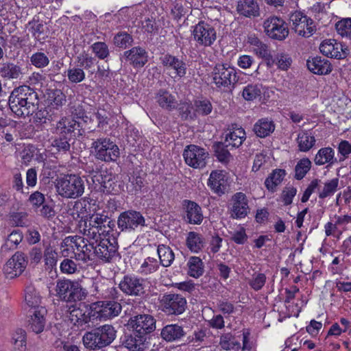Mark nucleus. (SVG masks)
Here are the masks:
<instances>
[{"label":"nucleus","mask_w":351,"mask_h":351,"mask_svg":"<svg viewBox=\"0 0 351 351\" xmlns=\"http://www.w3.org/2000/svg\"><path fill=\"white\" fill-rule=\"evenodd\" d=\"M313 161L317 166L327 164L328 167H331L338 162V160L335 156L334 149L330 147L319 149L315 154Z\"/></svg>","instance_id":"nucleus-32"},{"label":"nucleus","mask_w":351,"mask_h":351,"mask_svg":"<svg viewBox=\"0 0 351 351\" xmlns=\"http://www.w3.org/2000/svg\"><path fill=\"white\" fill-rule=\"evenodd\" d=\"M162 310L167 315H180L186 308V298L176 293L165 294L161 299Z\"/></svg>","instance_id":"nucleus-19"},{"label":"nucleus","mask_w":351,"mask_h":351,"mask_svg":"<svg viewBox=\"0 0 351 351\" xmlns=\"http://www.w3.org/2000/svg\"><path fill=\"white\" fill-rule=\"evenodd\" d=\"M25 300L26 304L32 308V310L42 307L40 305L41 303V297L35 287L32 285L25 287Z\"/></svg>","instance_id":"nucleus-43"},{"label":"nucleus","mask_w":351,"mask_h":351,"mask_svg":"<svg viewBox=\"0 0 351 351\" xmlns=\"http://www.w3.org/2000/svg\"><path fill=\"white\" fill-rule=\"evenodd\" d=\"M156 101L162 108L171 110L176 108V100L167 90H160L156 94Z\"/></svg>","instance_id":"nucleus-44"},{"label":"nucleus","mask_w":351,"mask_h":351,"mask_svg":"<svg viewBox=\"0 0 351 351\" xmlns=\"http://www.w3.org/2000/svg\"><path fill=\"white\" fill-rule=\"evenodd\" d=\"M263 26L265 34L272 40H284L289 35L287 24L280 17H268L264 21Z\"/></svg>","instance_id":"nucleus-10"},{"label":"nucleus","mask_w":351,"mask_h":351,"mask_svg":"<svg viewBox=\"0 0 351 351\" xmlns=\"http://www.w3.org/2000/svg\"><path fill=\"white\" fill-rule=\"evenodd\" d=\"M237 11L245 17L259 16V5L256 0H239Z\"/></svg>","instance_id":"nucleus-34"},{"label":"nucleus","mask_w":351,"mask_h":351,"mask_svg":"<svg viewBox=\"0 0 351 351\" xmlns=\"http://www.w3.org/2000/svg\"><path fill=\"white\" fill-rule=\"evenodd\" d=\"M183 206L186 213L185 221L191 224L199 225L204 219L202 210L199 205L193 201L185 199Z\"/></svg>","instance_id":"nucleus-28"},{"label":"nucleus","mask_w":351,"mask_h":351,"mask_svg":"<svg viewBox=\"0 0 351 351\" xmlns=\"http://www.w3.org/2000/svg\"><path fill=\"white\" fill-rule=\"evenodd\" d=\"M275 130V124L268 118H262L254 125L253 131L261 138L269 136Z\"/></svg>","instance_id":"nucleus-36"},{"label":"nucleus","mask_w":351,"mask_h":351,"mask_svg":"<svg viewBox=\"0 0 351 351\" xmlns=\"http://www.w3.org/2000/svg\"><path fill=\"white\" fill-rule=\"evenodd\" d=\"M95 288L97 293L104 298L114 299L117 298V290L114 287H109L108 285L97 282L95 283Z\"/></svg>","instance_id":"nucleus-55"},{"label":"nucleus","mask_w":351,"mask_h":351,"mask_svg":"<svg viewBox=\"0 0 351 351\" xmlns=\"http://www.w3.org/2000/svg\"><path fill=\"white\" fill-rule=\"evenodd\" d=\"M247 43L252 47V51L259 58L269 59L271 57L269 47L256 36H250Z\"/></svg>","instance_id":"nucleus-37"},{"label":"nucleus","mask_w":351,"mask_h":351,"mask_svg":"<svg viewBox=\"0 0 351 351\" xmlns=\"http://www.w3.org/2000/svg\"><path fill=\"white\" fill-rule=\"evenodd\" d=\"M31 64L37 69L47 67L50 62L49 57L44 52L37 51L29 57Z\"/></svg>","instance_id":"nucleus-52"},{"label":"nucleus","mask_w":351,"mask_h":351,"mask_svg":"<svg viewBox=\"0 0 351 351\" xmlns=\"http://www.w3.org/2000/svg\"><path fill=\"white\" fill-rule=\"evenodd\" d=\"M23 70L21 65L5 62L0 64V76L5 80L21 79L24 74Z\"/></svg>","instance_id":"nucleus-33"},{"label":"nucleus","mask_w":351,"mask_h":351,"mask_svg":"<svg viewBox=\"0 0 351 351\" xmlns=\"http://www.w3.org/2000/svg\"><path fill=\"white\" fill-rule=\"evenodd\" d=\"M129 326L136 332L148 337V335L156 329V321L148 314L138 315L130 318Z\"/></svg>","instance_id":"nucleus-20"},{"label":"nucleus","mask_w":351,"mask_h":351,"mask_svg":"<svg viewBox=\"0 0 351 351\" xmlns=\"http://www.w3.org/2000/svg\"><path fill=\"white\" fill-rule=\"evenodd\" d=\"M144 185L145 178L138 173L134 172L129 178L126 188L129 193L136 195L141 191Z\"/></svg>","instance_id":"nucleus-48"},{"label":"nucleus","mask_w":351,"mask_h":351,"mask_svg":"<svg viewBox=\"0 0 351 351\" xmlns=\"http://www.w3.org/2000/svg\"><path fill=\"white\" fill-rule=\"evenodd\" d=\"M320 52L330 58L343 59L347 54V49H343V45L334 39L324 40L319 46Z\"/></svg>","instance_id":"nucleus-27"},{"label":"nucleus","mask_w":351,"mask_h":351,"mask_svg":"<svg viewBox=\"0 0 351 351\" xmlns=\"http://www.w3.org/2000/svg\"><path fill=\"white\" fill-rule=\"evenodd\" d=\"M118 228L122 232L134 231L146 226L145 219L139 211L128 210L122 212L117 219Z\"/></svg>","instance_id":"nucleus-12"},{"label":"nucleus","mask_w":351,"mask_h":351,"mask_svg":"<svg viewBox=\"0 0 351 351\" xmlns=\"http://www.w3.org/2000/svg\"><path fill=\"white\" fill-rule=\"evenodd\" d=\"M56 295L62 301L72 302L84 300L88 294L77 281L59 279L56 281Z\"/></svg>","instance_id":"nucleus-6"},{"label":"nucleus","mask_w":351,"mask_h":351,"mask_svg":"<svg viewBox=\"0 0 351 351\" xmlns=\"http://www.w3.org/2000/svg\"><path fill=\"white\" fill-rule=\"evenodd\" d=\"M219 345L223 350H230L239 349L240 343L235 341L234 338L230 333L223 334L220 337Z\"/></svg>","instance_id":"nucleus-56"},{"label":"nucleus","mask_w":351,"mask_h":351,"mask_svg":"<svg viewBox=\"0 0 351 351\" xmlns=\"http://www.w3.org/2000/svg\"><path fill=\"white\" fill-rule=\"evenodd\" d=\"M149 337L136 332L125 333L122 338V345L132 351H145L149 348Z\"/></svg>","instance_id":"nucleus-24"},{"label":"nucleus","mask_w":351,"mask_h":351,"mask_svg":"<svg viewBox=\"0 0 351 351\" xmlns=\"http://www.w3.org/2000/svg\"><path fill=\"white\" fill-rule=\"evenodd\" d=\"M245 139V130L240 128L233 130H229L226 134L224 145L226 147L232 146V147H239Z\"/></svg>","instance_id":"nucleus-38"},{"label":"nucleus","mask_w":351,"mask_h":351,"mask_svg":"<svg viewBox=\"0 0 351 351\" xmlns=\"http://www.w3.org/2000/svg\"><path fill=\"white\" fill-rule=\"evenodd\" d=\"M27 265V260L23 252H16L3 267V272L8 278L21 275Z\"/></svg>","instance_id":"nucleus-23"},{"label":"nucleus","mask_w":351,"mask_h":351,"mask_svg":"<svg viewBox=\"0 0 351 351\" xmlns=\"http://www.w3.org/2000/svg\"><path fill=\"white\" fill-rule=\"evenodd\" d=\"M95 243V239H90L86 237H67L63 240L61 246L72 248L75 251V259L85 263L94 259L93 251Z\"/></svg>","instance_id":"nucleus-5"},{"label":"nucleus","mask_w":351,"mask_h":351,"mask_svg":"<svg viewBox=\"0 0 351 351\" xmlns=\"http://www.w3.org/2000/svg\"><path fill=\"white\" fill-rule=\"evenodd\" d=\"M56 189L63 198L76 199L84 193V181L76 174H66L56 180Z\"/></svg>","instance_id":"nucleus-3"},{"label":"nucleus","mask_w":351,"mask_h":351,"mask_svg":"<svg viewBox=\"0 0 351 351\" xmlns=\"http://www.w3.org/2000/svg\"><path fill=\"white\" fill-rule=\"evenodd\" d=\"M296 142L300 152H308L315 146L316 139L309 132L302 131L298 134Z\"/></svg>","instance_id":"nucleus-40"},{"label":"nucleus","mask_w":351,"mask_h":351,"mask_svg":"<svg viewBox=\"0 0 351 351\" xmlns=\"http://www.w3.org/2000/svg\"><path fill=\"white\" fill-rule=\"evenodd\" d=\"M130 62L134 68L143 67L148 61V55L146 50L141 47H134L125 51L121 55V60Z\"/></svg>","instance_id":"nucleus-26"},{"label":"nucleus","mask_w":351,"mask_h":351,"mask_svg":"<svg viewBox=\"0 0 351 351\" xmlns=\"http://www.w3.org/2000/svg\"><path fill=\"white\" fill-rule=\"evenodd\" d=\"M90 47L95 56L100 60H105L110 56L108 46L104 42H96Z\"/></svg>","instance_id":"nucleus-59"},{"label":"nucleus","mask_w":351,"mask_h":351,"mask_svg":"<svg viewBox=\"0 0 351 351\" xmlns=\"http://www.w3.org/2000/svg\"><path fill=\"white\" fill-rule=\"evenodd\" d=\"M45 265L48 269H52L57 264L58 254L51 247L48 246L45 248L43 254Z\"/></svg>","instance_id":"nucleus-58"},{"label":"nucleus","mask_w":351,"mask_h":351,"mask_svg":"<svg viewBox=\"0 0 351 351\" xmlns=\"http://www.w3.org/2000/svg\"><path fill=\"white\" fill-rule=\"evenodd\" d=\"M157 252L160 264L165 267H169L175 259V255L170 247L161 244L158 246Z\"/></svg>","instance_id":"nucleus-47"},{"label":"nucleus","mask_w":351,"mask_h":351,"mask_svg":"<svg viewBox=\"0 0 351 351\" xmlns=\"http://www.w3.org/2000/svg\"><path fill=\"white\" fill-rule=\"evenodd\" d=\"M51 110L45 107H41L36 109L34 112V121L38 124H44L47 121L52 120V114L50 113Z\"/></svg>","instance_id":"nucleus-57"},{"label":"nucleus","mask_w":351,"mask_h":351,"mask_svg":"<svg viewBox=\"0 0 351 351\" xmlns=\"http://www.w3.org/2000/svg\"><path fill=\"white\" fill-rule=\"evenodd\" d=\"M13 351H26L27 334L25 330L17 328L12 334Z\"/></svg>","instance_id":"nucleus-46"},{"label":"nucleus","mask_w":351,"mask_h":351,"mask_svg":"<svg viewBox=\"0 0 351 351\" xmlns=\"http://www.w3.org/2000/svg\"><path fill=\"white\" fill-rule=\"evenodd\" d=\"M29 313V326L30 329L36 334L42 332L45 326L47 309L45 307H39L32 310Z\"/></svg>","instance_id":"nucleus-30"},{"label":"nucleus","mask_w":351,"mask_h":351,"mask_svg":"<svg viewBox=\"0 0 351 351\" xmlns=\"http://www.w3.org/2000/svg\"><path fill=\"white\" fill-rule=\"evenodd\" d=\"M95 305L93 304L87 305L80 304L78 307L71 306L69 308V319L75 326L85 329L90 326V324H93L97 322L96 314L95 312Z\"/></svg>","instance_id":"nucleus-8"},{"label":"nucleus","mask_w":351,"mask_h":351,"mask_svg":"<svg viewBox=\"0 0 351 351\" xmlns=\"http://www.w3.org/2000/svg\"><path fill=\"white\" fill-rule=\"evenodd\" d=\"M186 244L192 252L198 253L204 247L205 239L199 233L189 232L186 239Z\"/></svg>","instance_id":"nucleus-42"},{"label":"nucleus","mask_w":351,"mask_h":351,"mask_svg":"<svg viewBox=\"0 0 351 351\" xmlns=\"http://www.w3.org/2000/svg\"><path fill=\"white\" fill-rule=\"evenodd\" d=\"M292 29L299 36L308 38L315 32L314 21L300 12L292 13L289 17Z\"/></svg>","instance_id":"nucleus-18"},{"label":"nucleus","mask_w":351,"mask_h":351,"mask_svg":"<svg viewBox=\"0 0 351 351\" xmlns=\"http://www.w3.org/2000/svg\"><path fill=\"white\" fill-rule=\"evenodd\" d=\"M27 214L25 212H14L10 214V220L14 226L23 227L27 222Z\"/></svg>","instance_id":"nucleus-63"},{"label":"nucleus","mask_w":351,"mask_h":351,"mask_svg":"<svg viewBox=\"0 0 351 351\" xmlns=\"http://www.w3.org/2000/svg\"><path fill=\"white\" fill-rule=\"evenodd\" d=\"M117 331L110 324H104L86 332L82 341L89 350H97L110 346L116 338Z\"/></svg>","instance_id":"nucleus-2"},{"label":"nucleus","mask_w":351,"mask_h":351,"mask_svg":"<svg viewBox=\"0 0 351 351\" xmlns=\"http://www.w3.org/2000/svg\"><path fill=\"white\" fill-rule=\"evenodd\" d=\"M263 92V86L260 84H248L243 88L242 97L246 101H250L259 97Z\"/></svg>","instance_id":"nucleus-49"},{"label":"nucleus","mask_w":351,"mask_h":351,"mask_svg":"<svg viewBox=\"0 0 351 351\" xmlns=\"http://www.w3.org/2000/svg\"><path fill=\"white\" fill-rule=\"evenodd\" d=\"M250 213L248 199L242 192H237L230 199V214L232 219H243Z\"/></svg>","instance_id":"nucleus-22"},{"label":"nucleus","mask_w":351,"mask_h":351,"mask_svg":"<svg viewBox=\"0 0 351 351\" xmlns=\"http://www.w3.org/2000/svg\"><path fill=\"white\" fill-rule=\"evenodd\" d=\"M91 148L97 159L106 162H115L119 158V148L110 138L103 137L93 141Z\"/></svg>","instance_id":"nucleus-9"},{"label":"nucleus","mask_w":351,"mask_h":351,"mask_svg":"<svg viewBox=\"0 0 351 351\" xmlns=\"http://www.w3.org/2000/svg\"><path fill=\"white\" fill-rule=\"evenodd\" d=\"M183 328L178 324H168L161 330V337L168 342L176 341L185 336Z\"/></svg>","instance_id":"nucleus-35"},{"label":"nucleus","mask_w":351,"mask_h":351,"mask_svg":"<svg viewBox=\"0 0 351 351\" xmlns=\"http://www.w3.org/2000/svg\"><path fill=\"white\" fill-rule=\"evenodd\" d=\"M160 61L169 76L173 79L184 77L186 74L187 64L182 58L166 53L160 58Z\"/></svg>","instance_id":"nucleus-14"},{"label":"nucleus","mask_w":351,"mask_h":351,"mask_svg":"<svg viewBox=\"0 0 351 351\" xmlns=\"http://www.w3.org/2000/svg\"><path fill=\"white\" fill-rule=\"evenodd\" d=\"M133 42L132 36L126 32H119L113 37V44L121 49H127L132 46Z\"/></svg>","instance_id":"nucleus-50"},{"label":"nucleus","mask_w":351,"mask_h":351,"mask_svg":"<svg viewBox=\"0 0 351 351\" xmlns=\"http://www.w3.org/2000/svg\"><path fill=\"white\" fill-rule=\"evenodd\" d=\"M339 186V178H335L330 180H328L324 183V187L322 191L319 192V197L324 199L334 195L337 191Z\"/></svg>","instance_id":"nucleus-53"},{"label":"nucleus","mask_w":351,"mask_h":351,"mask_svg":"<svg viewBox=\"0 0 351 351\" xmlns=\"http://www.w3.org/2000/svg\"><path fill=\"white\" fill-rule=\"evenodd\" d=\"M306 65L311 72L317 75H326L332 71L329 60L319 56L308 60Z\"/></svg>","instance_id":"nucleus-31"},{"label":"nucleus","mask_w":351,"mask_h":351,"mask_svg":"<svg viewBox=\"0 0 351 351\" xmlns=\"http://www.w3.org/2000/svg\"><path fill=\"white\" fill-rule=\"evenodd\" d=\"M112 221L104 213H95L80 222V232L90 239H97L104 234L106 230V224L110 228Z\"/></svg>","instance_id":"nucleus-4"},{"label":"nucleus","mask_w":351,"mask_h":351,"mask_svg":"<svg viewBox=\"0 0 351 351\" xmlns=\"http://www.w3.org/2000/svg\"><path fill=\"white\" fill-rule=\"evenodd\" d=\"M266 280L267 277L265 274L254 273L249 281V285L252 289L258 291L264 287Z\"/></svg>","instance_id":"nucleus-61"},{"label":"nucleus","mask_w":351,"mask_h":351,"mask_svg":"<svg viewBox=\"0 0 351 351\" xmlns=\"http://www.w3.org/2000/svg\"><path fill=\"white\" fill-rule=\"evenodd\" d=\"M311 166L312 162L308 158L300 159L295 167L294 178L298 180L303 179L310 171Z\"/></svg>","instance_id":"nucleus-51"},{"label":"nucleus","mask_w":351,"mask_h":351,"mask_svg":"<svg viewBox=\"0 0 351 351\" xmlns=\"http://www.w3.org/2000/svg\"><path fill=\"white\" fill-rule=\"evenodd\" d=\"M94 243V256L104 263L112 262L118 255L117 245L112 243L108 238L101 237L95 239Z\"/></svg>","instance_id":"nucleus-15"},{"label":"nucleus","mask_w":351,"mask_h":351,"mask_svg":"<svg viewBox=\"0 0 351 351\" xmlns=\"http://www.w3.org/2000/svg\"><path fill=\"white\" fill-rule=\"evenodd\" d=\"M120 290L127 295L142 296L145 293V281L135 275H125L119 284Z\"/></svg>","instance_id":"nucleus-17"},{"label":"nucleus","mask_w":351,"mask_h":351,"mask_svg":"<svg viewBox=\"0 0 351 351\" xmlns=\"http://www.w3.org/2000/svg\"><path fill=\"white\" fill-rule=\"evenodd\" d=\"M77 64L70 66L67 70V77L70 82L77 84L85 80L84 69H89L95 65V58L88 54H80L76 58Z\"/></svg>","instance_id":"nucleus-11"},{"label":"nucleus","mask_w":351,"mask_h":351,"mask_svg":"<svg viewBox=\"0 0 351 351\" xmlns=\"http://www.w3.org/2000/svg\"><path fill=\"white\" fill-rule=\"evenodd\" d=\"M212 109V104L208 100H198L195 102V112L199 115H208Z\"/></svg>","instance_id":"nucleus-62"},{"label":"nucleus","mask_w":351,"mask_h":351,"mask_svg":"<svg viewBox=\"0 0 351 351\" xmlns=\"http://www.w3.org/2000/svg\"><path fill=\"white\" fill-rule=\"evenodd\" d=\"M211 77L212 82L221 90L234 88L238 80L235 69L223 63H218L214 66Z\"/></svg>","instance_id":"nucleus-7"},{"label":"nucleus","mask_w":351,"mask_h":351,"mask_svg":"<svg viewBox=\"0 0 351 351\" xmlns=\"http://www.w3.org/2000/svg\"><path fill=\"white\" fill-rule=\"evenodd\" d=\"M285 175L286 171L284 169H277L274 170L265 181L266 188L269 191L274 192L276 189V186L282 182Z\"/></svg>","instance_id":"nucleus-45"},{"label":"nucleus","mask_w":351,"mask_h":351,"mask_svg":"<svg viewBox=\"0 0 351 351\" xmlns=\"http://www.w3.org/2000/svg\"><path fill=\"white\" fill-rule=\"evenodd\" d=\"M336 30L343 37L351 39V19H344L338 21L335 25Z\"/></svg>","instance_id":"nucleus-60"},{"label":"nucleus","mask_w":351,"mask_h":351,"mask_svg":"<svg viewBox=\"0 0 351 351\" xmlns=\"http://www.w3.org/2000/svg\"><path fill=\"white\" fill-rule=\"evenodd\" d=\"M95 308L97 321L112 319L119 315L121 311V305L115 301H100L93 303Z\"/></svg>","instance_id":"nucleus-21"},{"label":"nucleus","mask_w":351,"mask_h":351,"mask_svg":"<svg viewBox=\"0 0 351 351\" xmlns=\"http://www.w3.org/2000/svg\"><path fill=\"white\" fill-rule=\"evenodd\" d=\"M187 274L194 278L202 276L204 272V264L197 256H191L186 263Z\"/></svg>","instance_id":"nucleus-41"},{"label":"nucleus","mask_w":351,"mask_h":351,"mask_svg":"<svg viewBox=\"0 0 351 351\" xmlns=\"http://www.w3.org/2000/svg\"><path fill=\"white\" fill-rule=\"evenodd\" d=\"M273 62L282 70H287L291 64L292 60L289 55L281 53L276 55Z\"/></svg>","instance_id":"nucleus-64"},{"label":"nucleus","mask_w":351,"mask_h":351,"mask_svg":"<svg viewBox=\"0 0 351 351\" xmlns=\"http://www.w3.org/2000/svg\"><path fill=\"white\" fill-rule=\"evenodd\" d=\"M208 155L204 148L195 145L186 146L183 152L186 164L194 169H202L206 167Z\"/></svg>","instance_id":"nucleus-16"},{"label":"nucleus","mask_w":351,"mask_h":351,"mask_svg":"<svg viewBox=\"0 0 351 351\" xmlns=\"http://www.w3.org/2000/svg\"><path fill=\"white\" fill-rule=\"evenodd\" d=\"M141 29L150 35H156L158 33L160 24L154 17H146L141 21Z\"/></svg>","instance_id":"nucleus-54"},{"label":"nucleus","mask_w":351,"mask_h":351,"mask_svg":"<svg viewBox=\"0 0 351 351\" xmlns=\"http://www.w3.org/2000/svg\"><path fill=\"white\" fill-rule=\"evenodd\" d=\"M208 186L213 193L218 195H223L227 186L224 172L221 170L212 171L208 180Z\"/></svg>","instance_id":"nucleus-29"},{"label":"nucleus","mask_w":351,"mask_h":351,"mask_svg":"<svg viewBox=\"0 0 351 351\" xmlns=\"http://www.w3.org/2000/svg\"><path fill=\"white\" fill-rule=\"evenodd\" d=\"M81 128V123L79 120H76L72 117H64L57 122L54 133L62 136L82 135Z\"/></svg>","instance_id":"nucleus-25"},{"label":"nucleus","mask_w":351,"mask_h":351,"mask_svg":"<svg viewBox=\"0 0 351 351\" xmlns=\"http://www.w3.org/2000/svg\"><path fill=\"white\" fill-rule=\"evenodd\" d=\"M8 104L12 112L18 117L33 114L38 108L39 99L37 93L29 86H20L11 93Z\"/></svg>","instance_id":"nucleus-1"},{"label":"nucleus","mask_w":351,"mask_h":351,"mask_svg":"<svg viewBox=\"0 0 351 351\" xmlns=\"http://www.w3.org/2000/svg\"><path fill=\"white\" fill-rule=\"evenodd\" d=\"M94 183L97 182L100 184V189L106 193H116L117 190L114 189L115 182L112 180L111 174L103 175L101 173H97L93 178Z\"/></svg>","instance_id":"nucleus-39"},{"label":"nucleus","mask_w":351,"mask_h":351,"mask_svg":"<svg viewBox=\"0 0 351 351\" xmlns=\"http://www.w3.org/2000/svg\"><path fill=\"white\" fill-rule=\"evenodd\" d=\"M192 28V36L197 45L210 47L217 39L215 27L205 21H199Z\"/></svg>","instance_id":"nucleus-13"}]
</instances>
